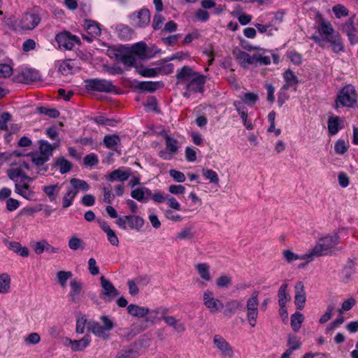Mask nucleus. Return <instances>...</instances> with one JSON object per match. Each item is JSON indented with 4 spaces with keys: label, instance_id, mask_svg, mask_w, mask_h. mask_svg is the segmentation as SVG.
<instances>
[{
    "label": "nucleus",
    "instance_id": "13",
    "mask_svg": "<svg viewBox=\"0 0 358 358\" xmlns=\"http://www.w3.org/2000/svg\"><path fill=\"white\" fill-rule=\"evenodd\" d=\"M213 343L223 356L227 357H231L233 356L232 348L220 335L216 334L214 336Z\"/></svg>",
    "mask_w": 358,
    "mask_h": 358
},
{
    "label": "nucleus",
    "instance_id": "56",
    "mask_svg": "<svg viewBox=\"0 0 358 358\" xmlns=\"http://www.w3.org/2000/svg\"><path fill=\"white\" fill-rule=\"evenodd\" d=\"M131 196L141 202H147L148 197L144 196L143 187L137 188L131 191Z\"/></svg>",
    "mask_w": 358,
    "mask_h": 358
},
{
    "label": "nucleus",
    "instance_id": "2",
    "mask_svg": "<svg viewBox=\"0 0 358 358\" xmlns=\"http://www.w3.org/2000/svg\"><path fill=\"white\" fill-rule=\"evenodd\" d=\"M100 320L103 324L102 326L97 322L91 321L87 324V329L97 337L108 340L110 338L109 331L114 327V322L107 315H102Z\"/></svg>",
    "mask_w": 358,
    "mask_h": 358
},
{
    "label": "nucleus",
    "instance_id": "29",
    "mask_svg": "<svg viewBox=\"0 0 358 358\" xmlns=\"http://www.w3.org/2000/svg\"><path fill=\"white\" fill-rule=\"evenodd\" d=\"M147 45L144 42L137 43L131 47V52L134 56H138L141 59H144L146 57H150L151 55H149L146 52Z\"/></svg>",
    "mask_w": 358,
    "mask_h": 358
},
{
    "label": "nucleus",
    "instance_id": "55",
    "mask_svg": "<svg viewBox=\"0 0 358 358\" xmlns=\"http://www.w3.org/2000/svg\"><path fill=\"white\" fill-rule=\"evenodd\" d=\"M47 242V241L43 239L40 241L33 243L32 248L34 249V252L38 255L43 253L45 251Z\"/></svg>",
    "mask_w": 358,
    "mask_h": 358
},
{
    "label": "nucleus",
    "instance_id": "1",
    "mask_svg": "<svg viewBox=\"0 0 358 358\" xmlns=\"http://www.w3.org/2000/svg\"><path fill=\"white\" fill-rule=\"evenodd\" d=\"M339 241V236L337 234L333 236H328L320 238L312 250L308 253V261H313L315 257L328 255L331 253Z\"/></svg>",
    "mask_w": 358,
    "mask_h": 358
},
{
    "label": "nucleus",
    "instance_id": "22",
    "mask_svg": "<svg viewBox=\"0 0 358 358\" xmlns=\"http://www.w3.org/2000/svg\"><path fill=\"white\" fill-rule=\"evenodd\" d=\"M199 276L205 282H211L212 276L210 273V266L207 263H199L195 265Z\"/></svg>",
    "mask_w": 358,
    "mask_h": 358
},
{
    "label": "nucleus",
    "instance_id": "5",
    "mask_svg": "<svg viewBox=\"0 0 358 358\" xmlns=\"http://www.w3.org/2000/svg\"><path fill=\"white\" fill-rule=\"evenodd\" d=\"M203 305L212 314L220 312L224 308L222 301L215 298L212 291L207 289L203 294Z\"/></svg>",
    "mask_w": 358,
    "mask_h": 358
},
{
    "label": "nucleus",
    "instance_id": "48",
    "mask_svg": "<svg viewBox=\"0 0 358 358\" xmlns=\"http://www.w3.org/2000/svg\"><path fill=\"white\" fill-rule=\"evenodd\" d=\"M234 106H235L236 111L240 115V116L243 120V123L245 124V122H247L248 113L245 110V107L243 101H235L234 102Z\"/></svg>",
    "mask_w": 358,
    "mask_h": 358
},
{
    "label": "nucleus",
    "instance_id": "50",
    "mask_svg": "<svg viewBox=\"0 0 358 358\" xmlns=\"http://www.w3.org/2000/svg\"><path fill=\"white\" fill-rule=\"evenodd\" d=\"M202 173L206 177V179L210 180L211 183L218 185L219 178L215 171L210 169H203L202 170Z\"/></svg>",
    "mask_w": 358,
    "mask_h": 358
},
{
    "label": "nucleus",
    "instance_id": "45",
    "mask_svg": "<svg viewBox=\"0 0 358 358\" xmlns=\"http://www.w3.org/2000/svg\"><path fill=\"white\" fill-rule=\"evenodd\" d=\"M329 43L332 45V49L334 52H339L343 50V46L341 42L338 35H331L328 38Z\"/></svg>",
    "mask_w": 358,
    "mask_h": 358
},
{
    "label": "nucleus",
    "instance_id": "7",
    "mask_svg": "<svg viewBox=\"0 0 358 358\" xmlns=\"http://www.w3.org/2000/svg\"><path fill=\"white\" fill-rule=\"evenodd\" d=\"M168 309L164 308L162 309V320L165 324L171 327L173 331L178 334H183L186 331L187 329L184 323L181 322L180 319H177L173 315H167Z\"/></svg>",
    "mask_w": 358,
    "mask_h": 358
},
{
    "label": "nucleus",
    "instance_id": "44",
    "mask_svg": "<svg viewBox=\"0 0 358 358\" xmlns=\"http://www.w3.org/2000/svg\"><path fill=\"white\" fill-rule=\"evenodd\" d=\"M115 56L118 61L129 66L134 65L136 62L135 56L132 53L129 55L116 54Z\"/></svg>",
    "mask_w": 358,
    "mask_h": 358
},
{
    "label": "nucleus",
    "instance_id": "46",
    "mask_svg": "<svg viewBox=\"0 0 358 358\" xmlns=\"http://www.w3.org/2000/svg\"><path fill=\"white\" fill-rule=\"evenodd\" d=\"M59 186L58 184L47 185L43 187V191L48 196L50 201H53L56 200V196L55 192H58L59 190Z\"/></svg>",
    "mask_w": 358,
    "mask_h": 358
},
{
    "label": "nucleus",
    "instance_id": "18",
    "mask_svg": "<svg viewBox=\"0 0 358 358\" xmlns=\"http://www.w3.org/2000/svg\"><path fill=\"white\" fill-rule=\"evenodd\" d=\"M131 18L134 20L135 18L138 20L137 26L140 27L147 26L150 21V13L148 9L142 8L137 13H134L131 15Z\"/></svg>",
    "mask_w": 358,
    "mask_h": 358
},
{
    "label": "nucleus",
    "instance_id": "21",
    "mask_svg": "<svg viewBox=\"0 0 358 358\" xmlns=\"http://www.w3.org/2000/svg\"><path fill=\"white\" fill-rule=\"evenodd\" d=\"M29 156H31L32 162L38 169L37 173H41V172L45 173L48 171V167L43 166V164L49 160L48 157L43 156L38 152L29 153Z\"/></svg>",
    "mask_w": 358,
    "mask_h": 358
},
{
    "label": "nucleus",
    "instance_id": "11",
    "mask_svg": "<svg viewBox=\"0 0 358 358\" xmlns=\"http://www.w3.org/2000/svg\"><path fill=\"white\" fill-rule=\"evenodd\" d=\"M161 134L164 137L166 140V148L170 152L169 155H167L164 151H161L159 155L164 159H170L173 155L176 154L178 149V142L176 139L171 138L169 136L164 130L161 132Z\"/></svg>",
    "mask_w": 358,
    "mask_h": 358
},
{
    "label": "nucleus",
    "instance_id": "4",
    "mask_svg": "<svg viewBox=\"0 0 358 358\" xmlns=\"http://www.w3.org/2000/svg\"><path fill=\"white\" fill-rule=\"evenodd\" d=\"M117 226L122 229H135L140 231L144 225V220L138 215H125L119 217L116 220Z\"/></svg>",
    "mask_w": 358,
    "mask_h": 358
},
{
    "label": "nucleus",
    "instance_id": "30",
    "mask_svg": "<svg viewBox=\"0 0 358 358\" xmlns=\"http://www.w3.org/2000/svg\"><path fill=\"white\" fill-rule=\"evenodd\" d=\"M243 308L242 303L238 300H231L226 303L224 315L227 317L235 314L236 311Z\"/></svg>",
    "mask_w": 358,
    "mask_h": 358
},
{
    "label": "nucleus",
    "instance_id": "26",
    "mask_svg": "<svg viewBox=\"0 0 358 358\" xmlns=\"http://www.w3.org/2000/svg\"><path fill=\"white\" fill-rule=\"evenodd\" d=\"M15 192L20 194L26 199H31L34 196V192L31 189L30 186L25 182L15 185Z\"/></svg>",
    "mask_w": 358,
    "mask_h": 358
},
{
    "label": "nucleus",
    "instance_id": "33",
    "mask_svg": "<svg viewBox=\"0 0 358 358\" xmlns=\"http://www.w3.org/2000/svg\"><path fill=\"white\" fill-rule=\"evenodd\" d=\"M102 229L107 234V238L111 245L114 246H118L119 245V239L117 237L115 231L110 229V227L103 222L101 225Z\"/></svg>",
    "mask_w": 358,
    "mask_h": 358
},
{
    "label": "nucleus",
    "instance_id": "16",
    "mask_svg": "<svg viewBox=\"0 0 358 358\" xmlns=\"http://www.w3.org/2000/svg\"><path fill=\"white\" fill-rule=\"evenodd\" d=\"M38 143L39 145V154L50 159L52 155L54 150L59 146L60 141L59 140L57 143L50 144L45 140H40L38 141Z\"/></svg>",
    "mask_w": 358,
    "mask_h": 358
},
{
    "label": "nucleus",
    "instance_id": "43",
    "mask_svg": "<svg viewBox=\"0 0 358 358\" xmlns=\"http://www.w3.org/2000/svg\"><path fill=\"white\" fill-rule=\"evenodd\" d=\"M116 31L119 36L123 39L130 38L133 33L131 29L124 24H118L116 27Z\"/></svg>",
    "mask_w": 358,
    "mask_h": 358
},
{
    "label": "nucleus",
    "instance_id": "64",
    "mask_svg": "<svg viewBox=\"0 0 358 358\" xmlns=\"http://www.w3.org/2000/svg\"><path fill=\"white\" fill-rule=\"evenodd\" d=\"M82 240L76 236L71 237L69 241V247L73 250H76L80 248Z\"/></svg>",
    "mask_w": 358,
    "mask_h": 358
},
{
    "label": "nucleus",
    "instance_id": "12",
    "mask_svg": "<svg viewBox=\"0 0 358 358\" xmlns=\"http://www.w3.org/2000/svg\"><path fill=\"white\" fill-rule=\"evenodd\" d=\"M85 90H115L111 81L103 79H89L85 81Z\"/></svg>",
    "mask_w": 358,
    "mask_h": 358
},
{
    "label": "nucleus",
    "instance_id": "36",
    "mask_svg": "<svg viewBox=\"0 0 358 358\" xmlns=\"http://www.w3.org/2000/svg\"><path fill=\"white\" fill-rule=\"evenodd\" d=\"M340 117L338 116L330 117L328 120V130L331 135H335L341 129Z\"/></svg>",
    "mask_w": 358,
    "mask_h": 358
},
{
    "label": "nucleus",
    "instance_id": "61",
    "mask_svg": "<svg viewBox=\"0 0 358 358\" xmlns=\"http://www.w3.org/2000/svg\"><path fill=\"white\" fill-rule=\"evenodd\" d=\"M355 303L356 300L351 297L343 303L342 308L338 310V312L342 313L343 311H348L350 310L355 305Z\"/></svg>",
    "mask_w": 358,
    "mask_h": 358
},
{
    "label": "nucleus",
    "instance_id": "20",
    "mask_svg": "<svg viewBox=\"0 0 358 358\" xmlns=\"http://www.w3.org/2000/svg\"><path fill=\"white\" fill-rule=\"evenodd\" d=\"M207 77L196 72L189 83L187 85V90H203Z\"/></svg>",
    "mask_w": 358,
    "mask_h": 358
},
{
    "label": "nucleus",
    "instance_id": "27",
    "mask_svg": "<svg viewBox=\"0 0 358 358\" xmlns=\"http://www.w3.org/2000/svg\"><path fill=\"white\" fill-rule=\"evenodd\" d=\"M195 231L193 227L189 226L182 228L176 236L179 241H190L194 238Z\"/></svg>",
    "mask_w": 358,
    "mask_h": 358
},
{
    "label": "nucleus",
    "instance_id": "39",
    "mask_svg": "<svg viewBox=\"0 0 358 358\" xmlns=\"http://www.w3.org/2000/svg\"><path fill=\"white\" fill-rule=\"evenodd\" d=\"M287 284H282L278 292V303L280 307L285 306L286 303L290 300V296L286 292Z\"/></svg>",
    "mask_w": 358,
    "mask_h": 358
},
{
    "label": "nucleus",
    "instance_id": "25",
    "mask_svg": "<svg viewBox=\"0 0 358 358\" xmlns=\"http://www.w3.org/2000/svg\"><path fill=\"white\" fill-rule=\"evenodd\" d=\"M127 311L133 317H144L149 314L150 309L138 305L130 304L127 306Z\"/></svg>",
    "mask_w": 358,
    "mask_h": 358
},
{
    "label": "nucleus",
    "instance_id": "28",
    "mask_svg": "<svg viewBox=\"0 0 358 358\" xmlns=\"http://www.w3.org/2000/svg\"><path fill=\"white\" fill-rule=\"evenodd\" d=\"M66 341L69 343L71 344V349L73 351H82L90 343V339L88 336H85L82 339L78 341H72L70 338H66Z\"/></svg>",
    "mask_w": 358,
    "mask_h": 358
},
{
    "label": "nucleus",
    "instance_id": "63",
    "mask_svg": "<svg viewBox=\"0 0 358 358\" xmlns=\"http://www.w3.org/2000/svg\"><path fill=\"white\" fill-rule=\"evenodd\" d=\"M41 337L38 333H31L25 338L24 341L29 345H35L40 342Z\"/></svg>",
    "mask_w": 358,
    "mask_h": 358
},
{
    "label": "nucleus",
    "instance_id": "54",
    "mask_svg": "<svg viewBox=\"0 0 358 358\" xmlns=\"http://www.w3.org/2000/svg\"><path fill=\"white\" fill-rule=\"evenodd\" d=\"M318 31L326 36H331L333 35L334 29L329 22L322 21L318 27Z\"/></svg>",
    "mask_w": 358,
    "mask_h": 358
},
{
    "label": "nucleus",
    "instance_id": "52",
    "mask_svg": "<svg viewBox=\"0 0 358 358\" xmlns=\"http://www.w3.org/2000/svg\"><path fill=\"white\" fill-rule=\"evenodd\" d=\"M258 96L257 94L252 92L245 93L241 99L243 104H248V106H253L257 102Z\"/></svg>",
    "mask_w": 358,
    "mask_h": 358
},
{
    "label": "nucleus",
    "instance_id": "34",
    "mask_svg": "<svg viewBox=\"0 0 358 358\" xmlns=\"http://www.w3.org/2000/svg\"><path fill=\"white\" fill-rule=\"evenodd\" d=\"M11 279L10 275L3 273L0 274V294H7L10 289Z\"/></svg>",
    "mask_w": 358,
    "mask_h": 358
},
{
    "label": "nucleus",
    "instance_id": "60",
    "mask_svg": "<svg viewBox=\"0 0 358 358\" xmlns=\"http://www.w3.org/2000/svg\"><path fill=\"white\" fill-rule=\"evenodd\" d=\"M83 161L85 165L90 166H95L99 163V159L96 155L94 154H90L86 155L84 157Z\"/></svg>",
    "mask_w": 358,
    "mask_h": 358
},
{
    "label": "nucleus",
    "instance_id": "35",
    "mask_svg": "<svg viewBox=\"0 0 358 358\" xmlns=\"http://www.w3.org/2000/svg\"><path fill=\"white\" fill-rule=\"evenodd\" d=\"M120 143V138L118 135H106L103 138V144L108 148L115 150V147Z\"/></svg>",
    "mask_w": 358,
    "mask_h": 358
},
{
    "label": "nucleus",
    "instance_id": "15",
    "mask_svg": "<svg viewBox=\"0 0 358 358\" xmlns=\"http://www.w3.org/2000/svg\"><path fill=\"white\" fill-rule=\"evenodd\" d=\"M295 296L294 303L299 310H302L304 307L306 302V292L304 289L303 283L301 281H298L294 287Z\"/></svg>",
    "mask_w": 358,
    "mask_h": 358
},
{
    "label": "nucleus",
    "instance_id": "53",
    "mask_svg": "<svg viewBox=\"0 0 358 358\" xmlns=\"http://www.w3.org/2000/svg\"><path fill=\"white\" fill-rule=\"evenodd\" d=\"M138 90H157V88H162L164 87L163 84L157 83H152V82H141L139 83L138 85Z\"/></svg>",
    "mask_w": 358,
    "mask_h": 358
},
{
    "label": "nucleus",
    "instance_id": "17",
    "mask_svg": "<svg viewBox=\"0 0 358 358\" xmlns=\"http://www.w3.org/2000/svg\"><path fill=\"white\" fill-rule=\"evenodd\" d=\"M71 290L69 292V297L73 303H78L81 301V294L83 285L76 280H72L70 282Z\"/></svg>",
    "mask_w": 358,
    "mask_h": 358
},
{
    "label": "nucleus",
    "instance_id": "9",
    "mask_svg": "<svg viewBox=\"0 0 358 358\" xmlns=\"http://www.w3.org/2000/svg\"><path fill=\"white\" fill-rule=\"evenodd\" d=\"M38 72L36 70L27 69L13 78V80L18 83L29 84L38 80Z\"/></svg>",
    "mask_w": 358,
    "mask_h": 358
},
{
    "label": "nucleus",
    "instance_id": "19",
    "mask_svg": "<svg viewBox=\"0 0 358 358\" xmlns=\"http://www.w3.org/2000/svg\"><path fill=\"white\" fill-rule=\"evenodd\" d=\"M196 71L193 70L192 68L185 66L180 71H178L176 74V79L178 83H187V85L189 83L192 78L195 74Z\"/></svg>",
    "mask_w": 358,
    "mask_h": 358
},
{
    "label": "nucleus",
    "instance_id": "51",
    "mask_svg": "<svg viewBox=\"0 0 358 358\" xmlns=\"http://www.w3.org/2000/svg\"><path fill=\"white\" fill-rule=\"evenodd\" d=\"M37 110L41 114L45 115L52 118H56L59 115V112L55 108H48L46 107L41 106L37 108Z\"/></svg>",
    "mask_w": 358,
    "mask_h": 358
},
{
    "label": "nucleus",
    "instance_id": "62",
    "mask_svg": "<svg viewBox=\"0 0 358 358\" xmlns=\"http://www.w3.org/2000/svg\"><path fill=\"white\" fill-rule=\"evenodd\" d=\"M284 78L287 83H288V85H289V86H292L293 84L296 83L298 82L296 77L295 76L294 73L289 69L287 70L285 72Z\"/></svg>",
    "mask_w": 358,
    "mask_h": 358
},
{
    "label": "nucleus",
    "instance_id": "23",
    "mask_svg": "<svg viewBox=\"0 0 358 358\" xmlns=\"http://www.w3.org/2000/svg\"><path fill=\"white\" fill-rule=\"evenodd\" d=\"M131 175V171L129 169L126 171L115 169L108 176V180L110 182L115 180L123 182L128 180Z\"/></svg>",
    "mask_w": 358,
    "mask_h": 358
},
{
    "label": "nucleus",
    "instance_id": "31",
    "mask_svg": "<svg viewBox=\"0 0 358 358\" xmlns=\"http://www.w3.org/2000/svg\"><path fill=\"white\" fill-rule=\"evenodd\" d=\"M54 166L59 168V172L62 174L69 172L72 168V164L70 162L64 157H58L54 160Z\"/></svg>",
    "mask_w": 358,
    "mask_h": 358
},
{
    "label": "nucleus",
    "instance_id": "47",
    "mask_svg": "<svg viewBox=\"0 0 358 358\" xmlns=\"http://www.w3.org/2000/svg\"><path fill=\"white\" fill-rule=\"evenodd\" d=\"M70 184L73 187L77 188L81 191L86 192L90 189V185L83 180L73 178L70 180Z\"/></svg>",
    "mask_w": 358,
    "mask_h": 358
},
{
    "label": "nucleus",
    "instance_id": "8",
    "mask_svg": "<svg viewBox=\"0 0 358 358\" xmlns=\"http://www.w3.org/2000/svg\"><path fill=\"white\" fill-rule=\"evenodd\" d=\"M59 48H64L66 50H72L75 43H79L80 39L68 31H64L58 34L55 38Z\"/></svg>",
    "mask_w": 358,
    "mask_h": 358
},
{
    "label": "nucleus",
    "instance_id": "37",
    "mask_svg": "<svg viewBox=\"0 0 358 358\" xmlns=\"http://www.w3.org/2000/svg\"><path fill=\"white\" fill-rule=\"evenodd\" d=\"M304 320L303 315L300 312H296L291 316V326L294 331L297 332L301 328V324Z\"/></svg>",
    "mask_w": 358,
    "mask_h": 358
},
{
    "label": "nucleus",
    "instance_id": "3",
    "mask_svg": "<svg viewBox=\"0 0 358 358\" xmlns=\"http://www.w3.org/2000/svg\"><path fill=\"white\" fill-rule=\"evenodd\" d=\"M259 292L254 291L246 302L247 320L251 327H255L258 317Z\"/></svg>",
    "mask_w": 358,
    "mask_h": 358
},
{
    "label": "nucleus",
    "instance_id": "24",
    "mask_svg": "<svg viewBox=\"0 0 358 358\" xmlns=\"http://www.w3.org/2000/svg\"><path fill=\"white\" fill-rule=\"evenodd\" d=\"M7 174L8 178L15 181V183L17 182V178L20 177L22 178V182H24L25 180L28 182L32 181L34 178H31L26 175L20 168L16 169H10L7 171Z\"/></svg>",
    "mask_w": 358,
    "mask_h": 358
},
{
    "label": "nucleus",
    "instance_id": "59",
    "mask_svg": "<svg viewBox=\"0 0 358 358\" xmlns=\"http://www.w3.org/2000/svg\"><path fill=\"white\" fill-rule=\"evenodd\" d=\"M11 120V115L9 113H3L0 117V129L7 130V122Z\"/></svg>",
    "mask_w": 358,
    "mask_h": 358
},
{
    "label": "nucleus",
    "instance_id": "32",
    "mask_svg": "<svg viewBox=\"0 0 358 358\" xmlns=\"http://www.w3.org/2000/svg\"><path fill=\"white\" fill-rule=\"evenodd\" d=\"M84 26L90 35L97 36L101 33L99 23L95 21L87 20L85 21Z\"/></svg>",
    "mask_w": 358,
    "mask_h": 358
},
{
    "label": "nucleus",
    "instance_id": "41",
    "mask_svg": "<svg viewBox=\"0 0 358 358\" xmlns=\"http://www.w3.org/2000/svg\"><path fill=\"white\" fill-rule=\"evenodd\" d=\"M282 255H283L285 259L287 261V262L291 263L293 261H296L299 259H307L308 260V253L303 255L302 256H299L298 255L294 253L290 250H285L282 252Z\"/></svg>",
    "mask_w": 358,
    "mask_h": 358
},
{
    "label": "nucleus",
    "instance_id": "49",
    "mask_svg": "<svg viewBox=\"0 0 358 358\" xmlns=\"http://www.w3.org/2000/svg\"><path fill=\"white\" fill-rule=\"evenodd\" d=\"M232 285V279L229 275H222L216 279V285L219 288H225Z\"/></svg>",
    "mask_w": 358,
    "mask_h": 358
},
{
    "label": "nucleus",
    "instance_id": "57",
    "mask_svg": "<svg viewBox=\"0 0 358 358\" xmlns=\"http://www.w3.org/2000/svg\"><path fill=\"white\" fill-rule=\"evenodd\" d=\"M333 12L336 17L339 18L341 16H347L348 15V9L342 5L338 4L333 7Z\"/></svg>",
    "mask_w": 358,
    "mask_h": 358
},
{
    "label": "nucleus",
    "instance_id": "6",
    "mask_svg": "<svg viewBox=\"0 0 358 358\" xmlns=\"http://www.w3.org/2000/svg\"><path fill=\"white\" fill-rule=\"evenodd\" d=\"M100 282L102 288L101 298L105 301L110 302L120 294V292L113 283L103 275L101 276Z\"/></svg>",
    "mask_w": 358,
    "mask_h": 358
},
{
    "label": "nucleus",
    "instance_id": "42",
    "mask_svg": "<svg viewBox=\"0 0 358 358\" xmlns=\"http://www.w3.org/2000/svg\"><path fill=\"white\" fill-rule=\"evenodd\" d=\"M234 55H236V59L243 66L245 67L246 64L252 65V56L246 52L241 50H238V52L234 51Z\"/></svg>",
    "mask_w": 358,
    "mask_h": 358
},
{
    "label": "nucleus",
    "instance_id": "40",
    "mask_svg": "<svg viewBox=\"0 0 358 358\" xmlns=\"http://www.w3.org/2000/svg\"><path fill=\"white\" fill-rule=\"evenodd\" d=\"M271 63L269 57L264 56L261 53L257 52L252 56V65L257 66L259 65H268Z\"/></svg>",
    "mask_w": 358,
    "mask_h": 358
},
{
    "label": "nucleus",
    "instance_id": "58",
    "mask_svg": "<svg viewBox=\"0 0 358 358\" xmlns=\"http://www.w3.org/2000/svg\"><path fill=\"white\" fill-rule=\"evenodd\" d=\"M170 176L178 182H183L185 181V176L182 172L175 169H171L169 171Z\"/></svg>",
    "mask_w": 358,
    "mask_h": 358
},
{
    "label": "nucleus",
    "instance_id": "14",
    "mask_svg": "<svg viewBox=\"0 0 358 358\" xmlns=\"http://www.w3.org/2000/svg\"><path fill=\"white\" fill-rule=\"evenodd\" d=\"M41 17L35 13H25L20 21V27L22 29L31 30L40 22Z\"/></svg>",
    "mask_w": 358,
    "mask_h": 358
},
{
    "label": "nucleus",
    "instance_id": "38",
    "mask_svg": "<svg viewBox=\"0 0 358 358\" xmlns=\"http://www.w3.org/2000/svg\"><path fill=\"white\" fill-rule=\"evenodd\" d=\"M287 345L289 348L286 350L285 352L292 355L293 351L299 349L301 345L299 338L296 336L289 335L287 339Z\"/></svg>",
    "mask_w": 358,
    "mask_h": 358
},
{
    "label": "nucleus",
    "instance_id": "10",
    "mask_svg": "<svg viewBox=\"0 0 358 358\" xmlns=\"http://www.w3.org/2000/svg\"><path fill=\"white\" fill-rule=\"evenodd\" d=\"M357 101V94L355 91H341L336 100V108L338 105L343 107H351Z\"/></svg>",
    "mask_w": 358,
    "mask_h": 358
}]
</instances>
